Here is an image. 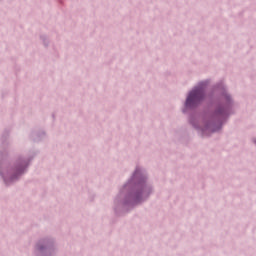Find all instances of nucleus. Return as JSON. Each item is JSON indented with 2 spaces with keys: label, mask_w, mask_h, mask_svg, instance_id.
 I'll use <instances>...</instances> for the list:
<instances>
[{
  "label": "nucleus",
  "mask_w": 256,
  "mask_h": 256,
  "mask_svg": "<svg viewBox=\"0 0 256 256\" xmlns=\"http://www.w3.org/2000/svg\"><path fill=\"white\" fill-rule=\"evenodd\" d=\"M57 240L53 236L38 238L32 248V256H57Z\"/></svg>",
  "instance_id": "nucleus-4"
},
{
  "label": "nucleus",
  "mask_w": 256,
  "mask_h": 256,
  "mask_svg": "<svg viewBox=\"0 0 256 256\" xmlns=\"http://www.w3.org/2000/svg\"><path fill=\"white\" fill-rule=\"evenodd\" d=\"M11 130L5 129L0 136V178L5 187H11L19 183L29 172V167L39 155L38 150H31L27 156L23 154L16 155L11 159L9 148L11 147Z\"/></svg>",
  "instance_id": "nucleus-3"
},
{
  "label": "nucleus",
  "mask_w": 256,
  "mask_h": 256,
  "mask_svg": "<svg viewBox=\"0 0 256 256\" xmlns=\"http://www.w3.org/2000/svg\"><path fill=\"white\" fill-rule=\"evenodd\" d=\"M155 195V185L149 172L136 166L130 177L121 185L113 198L112 210L116 217H125Z\"/></svg>",
  "instance_id": "nucleus-2"
},
{
  "label": "nucleus",
  "mask_w": 256,
  "mask_h": 256,
  "mask_svg": "<svg viewBox=\"0 0 256 256\" xmlns=\"http://www.w3.org/2000/svg\"><path fill=\"white\" fill-rule=\"evenodd\" d=\"M253 143L256 145V138L253 139Z\"/></svg>",
  "instance_id": "nucleus-7"
},
{
  "label": "nucleus",
  "mask_w": 256,
  "mask_h": 256,
  "mask_svg": "<svg viewBox=\"0 0 256 256\" xmlns=\"http://www.w3.org/2000/svg\"><path fill=\"white\" fill-rule=\"evenodd\" d=\"M40 40L42 41L44 47H49V44L51 43L50 40H49V36L48 35H45V34H42L40 35Z\"/></svg>",
  "instance_id": "nucleus-6"
},
{
  "label": "nucleus",
  "mask_w": 256,
  "mask_h": 256,
  "mask_svg": "<svg viewBox=\"0 0 256 256\" xmlns=\"http://www.w3.org/2000/svg\"><path fill=\"white\" fill-rule=\"evenodd\" d=\"M210 83V79L202 80L190 89L181 109L183 115H188L189 125L201 132V137L207 131L219 133L231 115H235V98L227 84L220 80L207 93Z\"/></svg>",
  "instance_id": "nucleus-1"
},
{
  "label": "nucleus",
  "mask_w": 256,
  "mask_h": 256,
  "mask_svg": "<svg viewBox=\"0 0 256 256\" xmlns=\"http://www.w3.org/2000/svg\"><path fill=\"white\" fill-rule=\"evenodd\" d=\"M46 137L47 132H45V130H32L29 135V139L33 141V143H41Z\"/></svg>",
  "instance_id": "nucleus-5"
}]
</instances>
